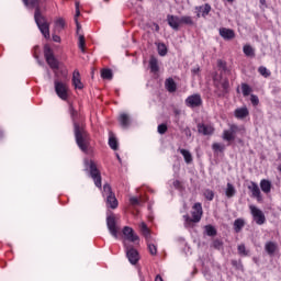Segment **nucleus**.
<instances>
[{
    "label": "nucleus",
    "instance_id": "obj_1",
    "mask_svg": "<svg viewBox=\"0 0 281 281\" xmlns=\"http://www.w3.org/2000/svg\"><path fill=\"white\" fill-rule=\"evenodd\" d=\"M69 112L74 124L76 144L82 153L87 154L89 153V148L91 146V138L89 137V133L85 128L83 124L76 122V115H78V112L74 110V106L69 108Z\"/></svg>",
    "mask_w": 281,
    "mask_h": 281
},
{
    "label": "nucleus",
    "instance_id": "obj_2",
    "mask_svg": "<svg viewBox=\"0 0 281 281\" xmlns=\"http://www.w3.org/2000/svg\"><path fill=\"white\" fill-rule=\"evenodd\" d=\"M22 2L24 3L25 8H35V23L44 38L49 40V22H47V18H45V15H43L41 12V7L38 5L41 0H22Z\"/></svg>",
    "mask_w": 281,
    "mask_h": 281
},
{
    "label": "nucleus",
    "instance_id": "obj_3",
    "mask_svg": "<svg viewBox=\"0 0 281 281\" xmlns=\"http://www.w3.org/2000/svg\"><path fill=\"white\" fill-rule=\"evenodd\" d=\"M193 210L194 211H192V213H191L192 217H190V215H183L186 227H191L192 223L201 222V217L203 216V206L201 205V203H195L193 205Z\"/></svg>",
    "mask_w": 281,
    "mask_h": 281
},
{
    "label": "nucleus",
    "instance_id": "obj_4",
    "mask_svg": "<svg viewBox=\"0 0 281 281\" xmlns=\"http://www.w3.org/2000/svg\"><path fill=\"white\" fill-rule=\"evenodd\" d=\"M245 133H246L245 126L231 124L228 130L223 131L222 137L224 142H234L237 135H245Z\"/></svg>",
    "mask_w": 281,
    "mask_h": 281
},
{
    "label": "nucleus",
    "instance_id": "obj_5",
    "mask_svg": "<svg viewBox=\"0 0 281 281\" xmlns=\"http://www.w3.org/2000/svg\"><path fill=\"white\" fill-rule=\"evenodd\" d=\"M103 196H105L106 199V207H110L111 210H116L119 202L117 198H115V193H113L111 184L105 183L103 186Z\"/></svg>",
    "mask_w": 281,
    "mask_h": 281
},
{
    "label": "nucleus",
    "instance_id": "obj_6",
    "mask_svg": "<svg viewBox=\"0 0 281 281\" xmlns=\"http://www.w3.org/2000/svg\"><path fill=\"white\" fill-rule=\"evenodd\" d=\"M106 227L111 234V236H113V238H119L120 234V226H117V221L115 220V214H110L106 216Z\"/></svg>",
    "mask_w": 281,
    "mask_h": 281
},
{
    "label": "nucleus",
    "instance_id": "obj_7",
    "mask_svg": "<svg viewBox=\"0 0 281 281\" xmlns=\"http://www.w3.org/2000/svg\"><path fill=\"white\" fill-rule=\"evenodd\" d=\"M44 57L50 69H58V59L54 56V50H52L49 45L44 46Z\"/></svg>",
    "mask_w": 281,
    "mask_h": 281
},
{
    "label": "nucleus",
    "instance_id": "obj_8",
    "mask_svg": "<svg viewBox=\"0 0 281 281\" xmlns=\"http://www.w3.org/2000/svg\"><path fill=\"white\" fill-rule=\"evenodd\" d=\"M54 85H55V93L58 95V98H60V100H67V98H69V94H68L69 87L67 86V83L56 79L54 81Z\"/></svg>",
    "mask_w": 281,
    "mask_h": 281
},
{
    "label": "nucleus",
    "instance_id": "obj_9",
    "mask_svg": "<svg viewBox=\"0 0 281 281\" xmlns=\"http://www.w3.org/2000/svg\"><path fill=\"white\" fill-rule=\"evenodd\" d=\"M250 214L257 225H265L267 223V217L265 216V213L262 210L258 209L256 205L249 206Z\"/></svg>",
    "mask_w": 281,
    "mask_h": 281
},
{
    "label": "nucleus",
    "instance_id": "obj_10",
    "mask_svg": "<svg viewBox=\"0 0 281 281\" xmlns=\"http://www.w3.org/2000/svg\"><path fill=\"white\" fill-rule=\"evenodd\" d=\"M186 106H189V109H196L199 106L203 105V99L201 98V94L195 93L189 95L186 101Z\"/></svg>",
    "mask_w": 281,
    "mask_h": 281
},
{
    "label": "nucleus",
    "instance_id": "obj_11",
    "mask_svg": "<svg viewBox=\"0 0 281 281\" xmlns=\"http://www.w3.org/2000/svg\"><path fill=\"white\" fill-rule=\"evenodd\" d=\"M90 177L91 179H93L94 186L102 189V176L100 175V170H98V167L93 162L90 164Z\"/></svg>",
    "mask_w": 281,
    "mask_h": 281
},
{
    "label": "nucleus",
    "instance_id": "obj_12",
    "mask_svg": "<svg viewBox=\"0 0 281 281\" xmlns=\"http://www.w3.org/2000/svg\"><path fill=\"white\" fill-rule=\"evenodd\" d=\"M167 23L171 30L179 32V29L181 27V18L179 15L168 14Z\"/></svg>",
    "mask_w": 281,
    "mask_h": 281
},
{
    "label": "nucleus",
    "instance_id": "obj_13",
    "mask_svg": "<svg viewBox=\"0 0 281 281\" xmlns=\"http://www.w3.org/2000/svg\"><path fill=\"white\" fill-rule=\"evenodd\" d=\"M248 190L251 192L252 199H257L258 203H262V193L258 183L251 181L248 186Z\"/></svg>",
    "mask_w": 281,
    "mask_h": 281
},
{
    "label": "nucleus",
    "instance_id": "obj_14",
    "mask_svg": "<svg viewBox=\"0 0 281 281\" xmlns=\"http://www.w3.org/2000/svg\"><path fill=\"white\" fill-rule=\"evenodd\" d=\"M126 256L131 265H136L137 262H139V252L137 251V249L133 247H126Z\"/></svg>",
    "mask_w": 281,
    "mask_h": 281
},
{
    "label": "nucleus",
    "instance_id": "obj_15",
    "mask_svg": "<svg viewBox=\"0 0 281 281\" xmlns=\"http://www.w3.org/2000/svg\"><path fill=\"white\" fill-rule=\"evenodd\" d=\"M123 235L125 236L126 240H130V243H136V240H139V236H137L133 228L128 226L123 227Z\"/></svg>",
    "mask_w": 281,
    "mask_h": 281
},
{
    "label": "nucleus",
    "instance_id": "obj_16",
    "mask_svg": "<svg viewBox=\"0 0 281 281\" xmlns=\"http://www.w3.org/2000/svg\"><path fill=\"white\" fill-rule=\"evenodd\" d=\"M220 36L224 38V41H233V38H236V33L232 29L221 27Z\"/></svg>",
    "mask_w": 281,
    "mask_h": 281
},
{
    "label": "nucleus",
    "instance_id": "obj_17",
    "mask_svg": "<svg viewBox=\"0 0 281 281\" xmlns=\"http://www.w3.org/2000/svg\"><path fill=\"white\" fill-rule=\"evenodd\" d=\"M195 11L198 19H201V16L205 18L210 12H212V5L210 3H205L204 5L195 7Z\"/></svg>",
    "mask_w": 281,
    "mask_h": 281
},
{
    "label": "nucleus",
    "instance_id": "obj_18",
    "mask_svg": "<svg viewBox=\"0 0 281 281\" xmlns=\"http://www.w3.org/2000/svg\"><path fill=\"white\" fill-rule=\"evenodd\" d=\"M198 132L201 135H213L214 134V127L212 125H205V124H198Z\"/></svg>",
    "mask_w": 281,
    "mask_h": 281
},
{
    "label": "nucleus",
    "instance_id": "obj_19",
    "mask_svg": "<svg viewBox=\"0 0 281 281\" xmlns=\"http://www.w3.org/2000/svg\"><path fill=\"white\" fill-rule=\"evenodd\" d=\"M265 251L268 256H276V251H278V244L274 241H267L265 245Z\"/></svg>",
    "mask_w": 281,
    "mask_h": 281
},
{
    "label": "nucleus",
    "instance_id": "obj_20",
    "mask_svg": "<svg viewBox=\"0 0 281 281\" xmlns=\"http://www.w3.org/2000/svg\"><path fill=\"white\" fill-rule=\"evenodd\" d=\"M72 85L75 89H83L85 85H82V81L80 80V72L75 70L72 74Z\"/></svg>",
    "mask_w": 281,
    "mask_h": 281
},
{
    "label": "nucleus",
    "instance_id": "obj_21",
    "mask_svg": "<svg viewBox=\"0 0 281 281\" xmlns=\"http://www.w3.org/2000/svg\"><path fill=\"white\" fill-rule=\"evenodd\" d=\"M165 88L169 93H175V91H177V82H175V79L168 78L165 81Z\"/></svg>",
    "mask_w": 281,
    "mask_h": 281
},
{
    "label": "nucleus",
    "instance_id": "obj_22",
    "mask_svg": "<svg viewBox=\"0 0 281 281\" xmlns=\"http://www.w3.org/2000/svg\"><path fill=\"white\" fill-rule=\"evenodd\" d=\"M249 115V110L247 108H239L235 110V117L237 120H245Z\"/></svg>",
    "mask_w": 281,
    "mask_h": 281
},
{
    "label": "nucleus",
    "instance_id": "obj_23",
    "mask_svg": "<svg viewBox=\"0 0 281 281\" xmlns=\"http://www.w3.org/2000/svg\"><path fill=\"white\" fill-rule=\"evenodd\" d=\"M119 122L123 128H128L131 125V117H128V114L123 113L119 116Z\"/></svg>",
    "mask_w": 281,
    "mask_h": 281
},
{
    "label": "nucleus",
    "instance_id": "obj_24",
    "mask_svg": "<svg viewBox=\"0 0 281 281\" xmlns=\"http://www.w3.org/2000/svg\"><path fill=\"white\" fill-rule=\"evenodd\" d=\"M260 188H261L262 192H265V194H269V192H271V181H269L267 179H262L260 181Z\"/></svg>",
    "mask_w": 281,
    "mask_h": 281
},
{
    "label": "nucleus",
    "instance_id": "obj_25",
    "mask_svg": "<svg viewBox=\"0 0 281 281\" xmlns=\"http://www.w3.org/2000/svg\"><path fill=\"white\" fill-rule=\"evenodd\" d=\"M225 194H226L227 199H232L233 196H236V188L234 187V184H232L229 182L227 183Z\"/></svg>",
    "mask_w": 281,
    "mask_h": 281
},
{
    "label": "nucleus",
    "instance_id": "obj_26",
    "mask_svg": "<svg viewBox=\"0 0 281 281\" xmlns=\"http://www.w3.org/2000/svg\"><path fill=\"white\" fill-rule=\"evenodd\" d=\"M149 68L153 74H157V71H159V63L157 61V58L155 57L150 58Z\"/></svg>",
    "mask_w": 281,
    "mask_h": 281
},
{
    "label": "nucleus",
    "instance_id": "obj_27",
    "mask_svg": "<svg viewBox=\"0 0 281 281\" xmlns=\"http://www.w3.org/2000/svg\"><path fill=\"white\" fill-rule=\"evenodd\" d=\"M101 78H103V80H113V70H111L109 68L102 69Z\"/></svg>",
    "mask_w": 281,
    "mask_h": 281
},
{
    "label": "nucleus",
    "instance_id": "obj_28",
    "mask_svg": "<svg viewBox=\"0 0 281 281\" xmlns=\"http://www.w3.org/2000/svg\"><path fill=\"white\" fill-rule=\"evenodd\" d=\"M244 227H245V220H243V218L235 220L234 229H235L236 234H238Z\"/></svg>",
    "mask_w": 281,
    "mask_h": 281
},
{
    "label": "nucleus",
    "instance_id": "obj_29",
    "mask_svg": "<svg viewBox=\"0 0 281 281\" xmlns=\"http://www.w3.org/2000/svg\"><path fill=\"white\" fill-rule=\"evenodd\" d=\"M180 155H182L186 164H192V154L188 149H180Z\"/></svg>",
    "mask_w": 281,
    "mask_h": 281
},
{
    "label": "nucleus",
    "instance_id": "obj_30",
    "mask_svg": "<svg viewBox=\"0 0 281 281\" xmlns=\"http://www.w3.org/2000/svg\"><path fill=\"white\" fill-rule=\"evenodd\" d=\"M146 240H147V247H148L149 254L151 256H157V246L155 244H153L151 237Z\"/></svg>",
    "mask_w": 281,
    "mask_h": 281
},
{
    "label": "nucleus",
    "instance_id": "obj_31",
    "mask_svg": "<svg viewBox=\"0 0 281 281\" xmlns=\"http://www.w3.org/2000/svg\"><path fill=\"white\" fill-rule=\"evenodd\" d=\"M140 232L143 234V236L146 238V240H148L150 237V229L148 228V226L146 225V223H142L140 224Z\"/></svg>",
    "mask_w": 281,
    "mask_h": 281
},
{
    "label": "nucleus",
    "instance_id": "obj_32",
    "mask_svg": "<svg viewBox=\"0 0 281 281\" xmlns=\"http://www.w3.org/2000/svg\"><path fill=\"white\" fill-rule=\"evenodd\" d=\"M194 25V20H192V16L190 15H183L180 18V25Z\"/></svg>",
    "mask_w": 281,
    "mask_h": 281
},
{
    "label": "nucleus",
    "instance_id": "obj_33",
    "mask_svg": "<svg viewBox=\"0 0 281 281\" xmlns=\"http://www.w3.org/2000/svg\"><path fill=\"white\" fill-rule=\"evenodd\" d=\"M222 89H223V91H222V93L218 94L220 97L229 93V80L228 79H224L222 81Z\"/></svg>",
    "mask_w": 281,
    "mask_h": 281
},
{
    "label": "nucleus",
    "instance_id": "obj_34",
    "mask_svg": "<svg viewBox=\"0 0 281 281\" xmlns=\"http://www.w3.org/2000/svg\"><path fill=\"white\" fill-rule=\"evenodd\" d=\"M206 236H216L217 232L216 228L212 225H206L204 227Z\"/></svg>",
    "mask_w": 281,
    "mask_h": 281
},
{
    "label": "nucleus",
    "instance_id": "obj_35",
    "mask_svg": "<svg viewBox=\"0 0 281 281\" xmlns=\"http://www.w3.org/2000/svg\"><path fill=\"white\" fill-rule=\"evenodd\" d=\"M158 54L159 56H166V54H168V47H166V44H158Z\"/></svg>",
    "mask_w": 281,
    "mask_h": 281
},
{
    "label": "nucleus",
    "instance_id": "obj_36",
    "mask_svg": "<svg viewBox=\"0 0 281 281\" xmlns=\"http://www.w3.org/2000/svg\"><path fill=\"white\" fill-rule=\"evenodd\" d=\"M109 146L110 148H112V150H117L119 146H117V139L113 136H110L109 138Z\"/></svg>",
    "mask_w": 281,
    "mask_h": 281
},
{
    "label": "nucleus",
    "instance_id": "obj_37",
    "mask_svg": "<svg viewBox=\"0 0 281 281\" xmlns=\"http://www.w3.org/2000/svg\"><path fill=\"white\" fill-rule=\"evenodd\" d=\"M241 91H243V95L247 98V95L251 93V87H249V85L247 83H241Z\"/></svg>",
    "mask_w": 281,
    "mask_h": 281
},
{
    "label": "nucleus",
    "instance_id": "obj_38",
    "mask_svg": "<svg viewBox=\"0 0 281 281\" xmlns=\"http://www.w3.org/2000/svg\"><path fill=\"white\" fill-rule=\"evenodd\" d=\"M212 148L215 153H223V150H225V145L221 144V143H214L212 145Z\"/></svg>",
    "mask_w": 281,
    "mask_h": 281
},
{
    "label": "nucleus",
    "instance_id": "obj_39",
    "mask_svg": "<svg viewBox=\"0 0 281 281\" xmlns=\"http://www.w3.org/2000/svg\"><path fill=\"white\" fill-rule=\"evenodd\" d=\"M237 251H238L239 256H249V250H247V248L245 247L244 244H241L237 247Z\"/></svg>",
    "mask_w": 281,
    "mask_h": 281
},
{
    "label": "nucleus",
    "instance_id": "obj_40",
    "mask_svg": "<svg viewBox=\"0 0 281 281\" xmlns=\"http://www.w3.org/2000/svg\"><path fill=\"white\" fill-rule=\"evenodd\" d=\"M258 71L261 76H263V78H269V76H271V72L265 66L259 67Z\"/></svg>",
    "mask_w": 281,
    "mask_h": 281
},
{
    "label": "nucleus",
    "instance_id": "obj_41",
    "mask_svg": "<svg viewBox=\"0 0 281 281\" xmlns=\"http://www.w3.org/2000/svg\"><path fill=\"white\" fill-rule=\"evenodd\" d=\"M243 50L246 56H255L254 47H251L250 45H245Z\"/></svg>",
    "mask_w": 281,
    "mask_h": 281
},
{
    "label": "nucleus",
    "instance_id": "obj_42",
    "mask_svg": "<svg viewBox=\"0 0 281 281\" xmlns=\"http://www.w3.org/2000/svg\"><path fill=\"white\" fill-rule=\"evenodd\" d=\"M204 196L206 201H214V191L210 189L204 190Z\"/></svg>",
    "mask_w": 281,
    "mask_h": 281
},
{
    "label": "nucleus",
    "instance_id": "obj_43",
    "mask_svg": "<svg viewBox=\"0 0 281 281\" xmlns=\"http://www.w3.org/2000/svg\"><path fill=\"white\" fill-rule=\"evenodd\" d=\"M212 247H213L214 249H217V250L223 249V240H221V239H214L213 243H212Z\"/></svg>",
    "mask_w": 281,
    "mask_h": 281
},
{
    "label": "nucleus",
    "instance_id": "obj_44",
    "mask_svg": "<svg viewBox=\"0 0 281 281\" xmlns=\"http://www.w3.org/2000/svg\"><path fill=\"white\" fill-rule=\"evenodd\" d=\"M167 132H168V125H166V123L158 125L159 135H166Z\"/></svg>",
    "mask_w": 281,
    "mask_h": 281
},
{
    "label": "nucleus",
    "instance_id": "obj_45",
    "mask_svg": "<svg viewBox=\"0 0 281 281\" xmlns=\"http://www.w3.org/2000/svg\"><path fill=\"white\" fill-rule=\"evenodd\" d=\"M232 265L237 269L238 271H243V261L240 260H232Z\"/></svg>",
    "mask_w": 281,
    "mask_h": 281
},
{
    "label": "nucleus",
    "instance_id": "obj_46",
    "mask_svg": "<svg viewBox=\"0 0 281 281\" xmlns=\"http://www.w3.org/2000/svg\"><path fill=\"white\" fill-rule=\"evenodd\" d=\"M250 102H251V104H254V106H258V104H260V99H258V95L251 94Z\"/></svg>",
    "mask_w": 281,
    "mask_h": 281
},
{
    "label": "nucleus",
    "instance_id": "obj_47",
    "mask_svg": "<svg viewBox=\"0 0 281 281\" xmlns=\"http://www.w3.org/2000/svg\"><path fill=\"white\" fill-rule=\"evenodd\" d=\"M85 35H79V49H81V52H85Z\"/></svg>",
    "mask_w": 281,
    "mask_h": 281
},
{
    "label": "nucleus",
    "instance_id": "obj_48",
    "mask_svg": "<svg viewBox=\"0 0 281 281\" xmlns=\"http://www.w3.org/2000/svg\"><path fill=\"white\" fill-rule=\"evenodd\" d=\"M55 26L59 30H63V27H65V20L63 19H58L56 22H55Z\"/></svg>",
    "mask_w": 281,
    "mask_h": 281
},
{
    "label": "nucleus",
    "instance_id": "obj_49",
    "mask_svg": "<svg viewBox=\"0 0 281 281\" xmlns=\"http://www.w3.org/2000/svg\"><path fill=\"white\" fill-rule=\"evenodd\" d=\"M217 66L220 69H223L224 71H227V64L221 59L217 60Z\"/></svg>",
    "mask_w": 281,
    "mask_h": 281
},
{
    "label": "nucleus",
    "instance_id": "obj_50",
    "mask_svg": "<svg viewBox=\"0 0 281 281\" xmlns=\"http://www.w3.org/2000/svg\"><path fill=\"white\" fill-rule=\"evenodd\" d=\"M131 205H140V201L137 199V196L130 198Z\"/></svg>",
    "mask_w": 281,
    "mask_h": 281
},
{
    "label": "nucleus",
    "instance_id": "obj_51",
    "mask_svg": "<svg viewBox=\"0 0 281 281\" xmlns=\"http://www.w3.org/2000/svg\"><path fill=\"white\" fill-rule=\"evenodd\" d=\"M173 188L176 190H183V186L181 184V181H179V180L173 181Z\"/></svg>",
    "mask_w": 281,
    "mask_h": 281
},
{
    "label": "nucleus",
    "instance_id": "obj_52",
    "mask_svg": "<svg viewBox=\"0 0 281 281\" xmlns=\"http://www.w3.org/2000/svg\"><path fill=\"white\" fill-rule=\"evenodd\" d=\"M278 159L281 161V153L278 154ZM277 170L281 175V162L278 165Z\"/></svg>",
    "mask_w": 281,
    "mask_h": 281
},
{
    "label": "nucleus",
    "instance_id": "obj_53",
    "mask_svg": "<svg viewBox=\"0 0 281 281\" xmlns=\"http://www.w3.org/2000/svg\"><path fill=\"white\" fill-rule=\"evenodd\" d=\"M53 41L54 43H60V36L53 34Z\"/></svg>",
    "mask_w": 281,
    "mask_h": 281
},
{
    "label": "nucleus",
    "instance_id": "obj_54",
    "mask_svg": "<svg viewBox=\"0 0 281 281\" xmlns=\"http://www.w3.org/2000/svg\"><path fill=\"white\" fill-rule=\"evenodd\" d=\"M78 16H80V9H76L75 23H78Z\"/></svg>",
    "mask_w": 281,
    "mask_h": 281
},
{
    "label": "nucleus",
    "instance_id": "obj_55",
    "mask_svg": "<svg viewBox=\"0 0 281 281\" xmlns=\"http://www.w3.org/2000/svg\"><path fill=\"white\" fill-rule=\"evenodd\" d=\"M77 25V34H80V30L82 29V26H80V23L77 21L76 22Z\"/></svg>",
    "mask_w": 281,
    "mask_h": 281
},
{
    "label": "nucleus",
    "instance_id": "obj_56",
    "mask_svg": "<svg viewBox=\"0 0 281 281\" xmlns=\"http://www.w3.org/2000/svg\"><path fill=\"white\" fill-rule=\"evenodd\" d=\"M173 113H175V115H181V110L175 109V110H173Z\"/></svg>",
    "mask_w": 281,
    "mask_h": 281
},
{
    "label": "nucleus",
    "instance_id": "obj_57",
    "mask_svg": "<svg viewBox=\"0 0 281 281\" xmlns=\"http://www.w3.org/2000/svg\"><path fill=\"white\" fill-rule=\"evenodd\" d=\"M155 281H164V278H161L159 274L156 276Z\"/></svg>",
    "mask_w": 281,
    "mask_h": 281
},
{
    "label": "nucleus",
    "instance_id": "obj_58",
    "mask_svg": "<svg viewBox=\"0 0 281 281\" xmlns=\"http://www.w3.org/2000/svg\"><path fill=\"white\" fill-rule=\"evenodd\" d=\"M199 71H200L199 67L192 69V74H199Z\"/></svg>",
    "mask_w": 281,
    "mask_h": 281
},
{
    "label": "nucleus",
    "instance_id": "obj_59",
    "mask_svg": "<svg viewBox=\"0 0 281 281\" xmlns=\"http://www.w3.org/2000/svg\"><path fill=\"white\" fill-rule=\"evenodd\" d=\"M75 5H76V10H80V2L79 1H76Z\"/></svg>",
    "mask_w": 281,
    "mask_h": 281
},
{
    "label": "nucleus",
    "instance_id": "obj_60",
    "mask_svg": "<svg viewBox=\"0 0 281 281\" xmlns=\"http://www.w3.org/2000/svg\"><path fill=\"white\" fill-rule=\"evenodd\" d=\"M116 158L120 161V164H122V158L120 157V154H116Z\"/></svg>",
    "mask_w": 281,
    "mask_h": 281
},
{
    "label": "nucleus",
    "instance_id": "obj_61",
    "mask_svg": "<svg viewBox=\"0 0 281 281\" xmlns=\"http://www.w3.org/2000/svg\"><path fill=\"white\" fill-rule=\"evenodd\" d=\"M156 32H159V24H154Z\"/></svg>",
    "mask_w": 281,
    "mask_h": 281
},
{
    "label": "nucleus",
    "instance_id": "obj_62",
    "mask_svg": "<svg viewBox=\"0 0 281 281\" xmlns=\"http://www.w3.org/2000/svg\"><path fill=\"white\" fill-rule=\"evenodd\" d=\"M3 137V131L0 128V139Z\"/></svg>",
    "mask_w": 281,
    "mask_h": 281
},
{
    "label": "nucleus",
    "instance_id": "obj_63",
    "mask_svg": "<svg viewBox=\"0 0 281 281\" xmlns=\"http://www.w3.org/2000/svg\"><path fill=\"white\" fill-rule=\"evenodd\" d=\"M260 3H261V5H265V3H267V1L266 0H260Z\"/></svg>",
    "mask_w": 281,
    "mask_h": 281
},
{
    "label": "nucleus",
    "instance_id": "obj_64",
    "mask_svg": "<svg viewBox=\"0 0 281 281\" xmlns=\"http://www.w3.org/2000/svg\"><path fill=\"white\" fill-rule=\"evenodd\" d=\"M229 3H234V0H227Z\"/></svg>",
    "mask_w": 281,
    "mask_h": 281
}]
</instances>
